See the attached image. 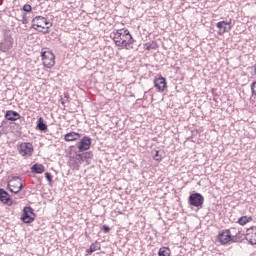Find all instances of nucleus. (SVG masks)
Instances as JSON below:
<instances>
[{"label": "nucleus", "mask_w": 256, "mask_h": 256, "mask_svg": "<svg viewBox=\"0 0 256 256\" xmlns=\"http://www.w3.org/2000/svg\"><path fill=\"white\" fill-rule=\"evenodd\" d=\"M36 214L31 206H25L21 216L23 223H33L35 221Z\"/></svg>", "instance_id": "nucleus-7"}, {"label": "nucleus", "mask_w": 256, "mask_h": 256, "mask_svg": "<svg viewBox=\"0 0 256 256\" xmlns=\"http://www.w3.org/2000/svg\"><path fill=\"white\" fill-rule=\"evenodd\" d=\"M68 165L70 167H73L74 169H79V164L77 163V160H75L73 155H71V152H70V156H69V160H68Z\"/></svg>", "instance_id": "nucleus-23"}, {"label": "nucleus", "mask_w": 256, "mask_h": 256, "mask_svg": "<svg viewBox=\"0 0 256 256\" xmlns=\"http://www.w3.org/2000/svg\"><path fill=\"white\" fill-rule=\"evenodd\" d=\"M239 242H240L239 234L232 235L230 232V243H239Z\"/></svg>", "instance_id": "nucleus-27"}, {"label": "nucleus", "mask_w": 256, "mask_h": 256, "mask_svg": "<svg viewBox=\"0 0 256 256\" xmlns=\"http://www.w3.org/2000/svg\"><path fill=\"white\" fill-rule=\"evenodd\" d=\"M153 159H154L155 161H158V162L163 161V155L161 154V151H160V150H155V154H154Z\"/></svg>", "instance_id": "nucleus-26"}, {"label": "nucleus", "mask_w": 256, "mask_h": 256, "mask_svg": "<svg viewBox=\"0 0 256 256\" xmlns=\"http://www.w3.org/2000/svg\"><path fill=\"white\" fill-rule=\"evenodd\" d=\"M188 203L190 207H196V209H203V203H205V197L201 193L193 192L188 197Z\"/></svg>", "instance_id": "nucleus-5"}, {"label": "nucleus", "mask_w": 256, "mask_h": 256, "mask_svg": "<svg viewBox=\"0 0 256 256\" xmlns=\"http://www.w3.org/2000/svg\"><path fill=\"white\" fill-rule=\"evenodd\" d=\"M252 95L256 96V81L251 84Z\"/></svg>", "instance_id": "nucleus-33"}, {"label": "nucleus", "mask_w": 256, "mask_h": 256, "mask_svg": "<svg viewBox=\"0 0 256 256\" xmlns=\"http://www.w3.org/2000/svg\"><path fill=\"white\" fill-rule=\"evenodd\" d=\"M101 231H103V233H109V231H111V228L104 224L101 228Z\"/></svg>", "instance_id": "nucleus-32"}, {"label": "nucleus", "mask_w": 256, "mask_h": 256, "mask_svg": "<svg viewBox=\"0 0 256 256\" xmlns=\"http://www.w3.org/2000/svg\"><path fill=\"white\" fill-rule=\"evenodd\" d=\"M22 23L23 25H27V23H29V19H27V13L22 15Z\"/></svg>", "instance_id": "nucleus-31"}, {"label": "nucleus", "mask_w": 256, "mask_h": 256, "mask_svg": "<svg viewBox=\"0 0 256 256\" xmlns=\"http://www.w3.org/2000/svg\"><path fill=\"white\" fill-rule=\"evenodd\" d=\"M253 221V217L251 216H242L238 218L237 223L238 225H241L242 227L247 225V223H251Z\"/></svg>", "instance_id": "nucleus-21"}, {"label": "nucleus", "mask_w": 256, "mask_h": 256, "mask_svg": "<svg viewBox=\"0 0 256 256\" xmlns=\"http://www.w3.org/2000/svg\"><path fill=\"white\" fill-rule=\"evenodd\" d=\"M79 153L89 151L91 149V137L83 136L82 139L77 143Z\"/></svg>", "instance_id": "nucleus-8"}, {"label": "nucleus", "mask_w": 256, "mask_h": 256, "mask_svg": "<svg viewBox=\"0 0 256 256\" xmlns=\"http://www.w3.org/2000/svg\"><path fill=\"white\" fill-rule=\"evenodd\" d=\"M59 101L62 105H65V103H69V93H64V98L63 96H61Z\"/></svg>", "instance_id": "nucleus-28"}, {"label": "nucleus", "mask_w": 256, "mask_h": 256, "mask_svg": "<svg viewBox=\"0 0 256 256\" xmlns=\"http://www.w3.org/2000/svg\"><path fill=\"white\" fill-rule=\"evenodd\" d=\"M31 171L36 175H41V173H45V166H43V164L36 163L32 165Z\"/></svg>", "instance_id": "nucleus-19"}, {"label": "nucleus", "mask_w": 256, "mask_h": 256, "mask_svg": "<svg viewBox=\"0 0 256 256\" xmlns=\"http://www.w3.org/2000/svg\"><path fill=\"white\" fill-rule=\"evenodd\" d=\"M82 161L86 163V165H91V160L93 159V151L81 152Z\"/></svg>", "instance_id": "nucleus-18"}, {"label": "nucleus", "mask_w": 256, "mask_h": 256, "mask_svg": "<svg viewBox=\"0 0 256 256\" xmlns=\"http://www.w3.org/2000/svg\"><path fill=\"white\" fill-rule=\"evenodd\" d=\"M72 157L75 159V161L77 162V164L80 166L81 164H83V156L81 154V152H75V154L72 155Z\"/></svg>", "instance_id": "nucleus-25"}, {"label": "nucleus", "mask_w": 256, "mask_h": 256, "mask_svg": "<svg viewBox=\"0 0 256 256\" xmlns=\"http://www.w3.org/2000/svg\"><path fill=\"white\" fill-rule=\"evenodd\" d=\"M18 152L22 157H32L33 156V151L35 149L33 148V144L29 142H23L21 143L18 147Z\"/></svg>", "instance_id": "nucleus-6"}, {"label": "nucleus", "mask_w": 256, "mask_h": 256, "mask_svg": "<svg viewBox=\"0 0 256 256\" xmlns=\"http://www.w3.org/2000/svg\"><path fill=\"white\" fill-rule=\"evenodd\" d=\"M36 131H40V133H47L49 131V126L43 117L37 119Z\"/></svg>", "instance_id": "nucleus-14"}, {"label": "nucleus", "mask_w": 256, "mask_h": 256, "mask_svg": "<svg viewBox=\"0 0 256 256\" xmlns=\"http://www.w3.org/2000/svg\"><path fill=\"white\" fill-rule=\"evenodd\" d=\"M236 235H239L240 237V242H241V239H243V235L245 237V234L241 233V231H238V233Z\"/></svg>", "instance_id": "nucleus-35"}, {"label": "nucleus", "mask_w": 256, "mask_h": 256, "mask_svg": "<svg viewBox=\"0 0 256 256\" xmlns=\"http://www.w3.org/2000/svg\"><path fill=\"white\" fill-rule=\"evenodd\" d=\"M114 42L117 47H123V49H133V44L135 43V39L129 29H119L114 33L113 36Z\"/></svg>", "instance_id": "nucleus-1"}, {"label": "nucleus", "mask_w": 256, "mask_h": 256, "mask_svg": "<svg viewBox=\"0 0 256 256\" xmlns=\"http://www.w3.org/2000/svg\"><path fill=\"white\" fill-rule=\"evenodd\" d=\"M3 5V0H0V6Z\"/></svg>", "instance_id": "nucleus-36"}, {"label": "nucleus", "mask_w": 256, "mask_h": 256, "mask_svg": "<svg viewBox=\"0 0 256 256\" xmlns=\"http://www.w3.org/2000/svg\"><path fill=\"white\" fill-rule=\"evenodd\" d=\"M158 256H171V249L169 247H161L158 251Z\"/></svg>", "instance_id": "nucleus-22"}, {"label": "nucleus", "mask_w": 256, "mask_h": 256, "mask_svg": "<svg viewBox=\"0 0 256 256\" xmlns=\"http://www.w3.org/2000/svg\"><path fill=\"white\" fill-rule=\"evenodd\" d=\"M144 49H146V51H151L153 49H157V42L151 41V42L145 43Z\"/></svg>", "instance_id": "nucleus-24"}, {"label": "nucleus", "mask_w": 256, "mask_h": 256, "mask_svg": "<svg viewBox=\"0 0 256 256\" xmlns=\"http://www.w3.org/2000/svg\"><path fill=\"white\" fill-rule=\"evenodd\" d=\"M40 56L42 57L44 67L47 69L55 67V54L49 48H42Z\"/></svg>", "instance_id": "nucleus-3"}, {"label": "nucleus", "mask_w": 256, "mask_h": 256, "mask_svg": "<svg viewBox=\"0 0 256 256\" xmlns=\"http://www.w3.org/2000/svg\"><path fill=\"white\" fill-rule=\"evenodd\" d=\"M252 72H251V75L255 76L256 75V64H254L252 67Z\"/></svg>", "instance_id": "nucleus-34"}, {"label": "nucleus", "mask_w": 256, "mask_h": 256, "mask_svg": "<svg viewBox=\"0 0 256 256\" xmlns=\"http://www.w3.org/2000/svg\"><path fill=\"white\" fill-rule=\"evenodd\" d=\"M154 87L157 88V91H159V93H163V91L167 89V79L163 76H159L158 78H155Z\"/></svg>", "instance_id": "nucleus-12"}, {"label": "nucleus", "mask_w": 256, "mask_h": 256, "mask_svg": "<svg viewBox=\"0 0 256 256\" xmlns=\"http://www.w3.org/2000/svg\"><path fill=\"white\" fill-rule=\"evenodd\" d=\"M101 250V243L99 241H95V243L91 244L90 248L86 250V253L88 255H91L95 253V251H100Z\"/></svg>", "instance_id": "nucleus-20"}, {"label": "nucleus", "mask_w": 256, "mask_h": 256, "mask_svg": "<svg viewBox=\"0 0 256 256\" xmlns=\"http://www.w3.org/2000/svg\"><path fill=\"white\" fill-rule=\"evenodd\" d=\"M22 11H24L25 13H31V11H33V7H31V5L29 4H25L22 8Z\"/></svg>", "instance_id": "nucleus-29"}, {"label": "nucleus", "mask_w": 256, "mask_h": 256, "mask_svg": "<svg viewBox=\"0 0 256 256\" xmlns=\"http://www.w3.org/2000/svg\"><path fill=\"white\" fill-rule=\"evenodd\" d=\"M32 29H46V31L39 30L40 33H49L50 27H53V23L47 20V18L43 16H36L32 19Z\"/></svg>", "instance_id": "nucleus-2"}, {"label": "nucleus", "mask_w": 256, "mask_h": 256, "mask_svg": "<svg viewBox=\"0 0 256 256\" xmlns=\"http://www.w3.org/2000/svg\"><path fill=\"white\" fill-rule=\"evenodd\" d=\"M9 49H13V37L5 36L0 42V51H2V53H7Z\"/></svg>", "instance_id": "nucleus-11"}, {"label": "nucleus", "mask_w": 256, "mask_h": 256, "mask_svg": "<svg viewBox=\"0 0 256 256\" xmlns=\"http://www.w3.org/2000/svg\"><path fill=\"white\" fill-rule=\"evenodd\" d=\"M245 239L250 245H256V226L246 229Z\"/></svg>", "instance_id": "nucleus-13"}, {"label": "nucleus", "mask_w": 256, "mask_h": 256, "mask_svg": "<svg viewBox=\"0 0 256 256\" xmlns=\"http://www.w3.org/2000/svg\"><path fill=\"white\" fill-rule=\"evenodd\" d=\"M218 241L221 245H228V243H231V229H226L219 232Z\"/></svg>", "instance_id": "nucleus-10"}, {"label": "nucleus", "mask_w": 256, "mask_h": 256, "mask_svg": "<svg viewBox=\"0 0 256 256\" xmlns=\"http://www.w3.org/2000/svg\"><path fill=\"white\" fill-rule=\"evenodd\" d=\"M4 117L6 121H19L21 114L15 110H7Z\"/></svg>", "instance_id": "nucleus-16"}, {"label": "nucleus", "mask_w": 256, "mask_h": 256, "mask_svg": "<svg viewBox=\"0 0 256 256\" xmlns=\"http://www.w3.org/2000/svg\"><path fill=\"white\" fill-rule=\"evenodd\" d=\"M78 139H81V134L77 132H70L64 135V141L67 142L78 141Z\"/></svg>", "instance_id": "nucleus-17"}, {"label": "nucleus", "mask_w": 256, "mask_h": 256, "mask_svg": "<svg viewBox=\"0 0 256 256\" xmlns=\"http://www.w3.org/2000/svg\"><path fill=\"white\" fill-rule=\"evenodd\" d=\"M45 178L48 181V183H53V175H51V173L46 172L45 173Z\"/></svg>", "instance_id": "nucleus-30"}, {"label": "nucleus", "mask_w": 256, "mask_h": 256, "mask_svg": "<svg viewBox=\"0 0 256 256\" xmlns=\"http://www.w3.org/2000/svg\"><path fill=\"white\" fill-rule=\"evenodd\" d=\"M0 201L4 205H13V200H11V195L5 189L0 188Z\"/></svg>", "instance_id": "nucleus-15"}, {"label": "nucleus", "mask_w": 256, "mask_h": 256, "mask_svg": "<svg viewBox=\"0 0 256 256\" xmlns=\"http://www.w3.org/2000/svg\"><path fill=\"white\" fill-rule=\"evenodd\" d=\"M24 187L23 178L19 176H13L7 184V189L14 195H18Z\"/></svg>", "instance_id": "nucleus-4"}, {"label": "nucleus", "mask_w": 256, "mask_h": 256, "mask_svg": "<svg viewBox=\"0 0 256 256\" xmlns=\"http://www.w3.org/2000/svg\"><path fill=\"white\" fill-rule=\"evenodd\" d=\"M218 29V35H225V33H229L231 29H233V25H231V20L227 21H220L216 24Z\"/></svg>", "instance_id": "nucleus-9"}]
</instances>
